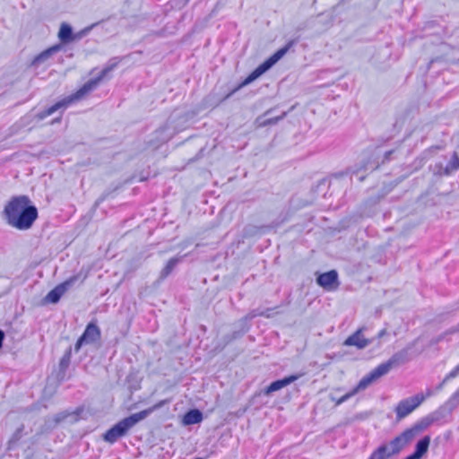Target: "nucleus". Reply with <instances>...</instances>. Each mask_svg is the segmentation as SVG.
I'll return each instance as SVG.
<instances>
[{"label": "nucleus", "mask_w": 459, "mask_h": 459, "mask_svg": "<svg viewBox=\"0 0 459 459\" xmlns=\"http://www.w3.org/2000/svg\"><path fill=\"white\" fill-rule=\"evenodd\" d=\"M120 61H121V57H119V56H114V57L110 58L108 60V62L106 64V65L103 67L101 72L100 73L99 76L89 80L78 91H76L72 95L57 101L51 107L39 112L36 115V117L39 120H43L47 117L54 114L56 111L59 110V109L65 110L73 102L82 99L86 94H88L89 92L95 90L96 87L98 86V84L102 81V79L105 78L108 73L113 71L118 65Z\"/></svg>", "instance_id": "f03ea898"}, {"label": "nucleus", "mask_w": 459, "mask_h": 459, "mask_svg": "<svg viewBox=\"0 0 459 459\" xmlns=\"http://www.w3.org/2000/svg\"><path fill=\"white\" fill-rule=\"evenodd\" d=\"M83 411V409L82 408H77L74 412L72 413H66V412H64V413H60L57 418H56V421H60V420H65V418H67L68 416H73L74 420H77L78 418H79V415Z\"/></svg>", "instance_id": "a878e982"}, {"label": "nucleus", "mask_w": 459, "mask_h": 459, "mask_svg": "<svg viewBox=\"0 0 459 459\" xmlns=\"http://www.w3.org/2000/svg\"><path fill=\"white\" fill-rule=\"evenodd\" d=\"M4 339V332L2 330H0V348L3 345Z\"/></svg>", "instance_id": "c9c22d12"}, {"label": "nucleus", "mask_w": 459, "mask_h": 459, "mask_svg": "<svg viewBox=\"0 0 459 459\" xmlns=\"http://www.w3.org/2000/svg\"><path fill=\"white\" fill-rule=\"evenodd\" d=\"M61 45H55L38 55L32 61L33 65H39L50 57L51 55L60 50Z\"/></svg>", "instance_id": "6ab92c4d"}, {"label": "nucleus", "mask_w": 459, "mask_h": 459, "mask_svg": "<svg viewBox=\"0 0 459 459\" xmlns=\"http://www.w3.org/2000/svg\"><path fill=\"white\" fill-rule=\"evenodd\" d=\"M425 396L422 394H417L414 396L406 398L399 402L395 407V413L398 420H402L412 412L417 407H419L423 401Z\"/></svg>", "instance_id": "6e6552de"}, {"label": "nucleus", "mask_w": 459, "mask_h": 459, "mask_svg": "<svg viewBox=\"0 0 459 459\" xmlns=\"http://www.w3.org/2000/svg\"><path fill=\"white\" fill-rule=\"evenodd\" d=\"M393 152H394L393 150L386 152L385 153V157H384L383 162L388 161L390 160V156L393 154Z\"/></svg>", "instance_id": "473e14b6"}, {"label": "nucleus", "mask_w": 459, "mask_h": 459, "mask_svg": "<svg viewBox=\"0 0 459 459\" xmlns=\"http://www.w3.org/2000/svg\"><path fill=\"white\" fill-rule=\"evenodd\" d=\"M459 169V156L456 152H453L448 157L444 155L430 166L433 175L438 177H448Z\"/></svg>", "instance_id": "0eeeda50"}, {"label": "nucleus", "mask_w": 459, "mask_h": 459, "mask_svg": "<svg viewBox=\"0 0 459 459\" xmlns=\"http://www.w3.org/2000/svg\"><path fill=\"white\" fill-rule=\"evenodd\" d=\"M72 358V347H69L62 356L60 361H59V369L62 372H65L66 369L69 368L70 362Z\"/></svg>", "instance_id": "b1692460"}, {"label": "nucleus", "mask_w": 459, "mask_h": 459, "mask_svg": "<svg viewBox=\"0 0 459 459\" xmlns=\"http://www.w3.org/2000/svg\"><path fill=\"white\" fill-rule=\"evenodd\" d=\"M378 167L377 164L376 163H372L370 161H367L366 163H364L363 165H361L359 168L352 170L351 172V175H355L358 177L359 180V181H362L364 178H365V176L364 175H359V173L361 171H367V170H370V171H373L375 170Z\"/></svg>", "instance_id": "5701e85b"}, {"label": "nucleus", "mask_w": 459, "mask_h": 459, "mask_svg": "<svg viewBox=\"0 0 459 459\" xmlns=\"http://www.w3.org/2000/svg\"><path fill=\"white\" fill-rule=\"evenodd\" d=\"M446 406L449 407V411H453L459 406V388L452 396L447 400Z\"/></svg>", "instance_id": "393cba45"}, {"label": "nucleus", "mask_w": 459, "mask_h": 459, "mask_svg": "<svg viewBox=\"0 0 459 459\" xmlns=\"http://www.w3.org/2000/svg\"><path fill=\"white\" fill-rule=\"evenodd\" d=\"M188 1L189 0H172L171 5L172 7H177L180 9L184 7L188 3Z\"/></svg>", "instance_id": "cd10ccee"}, {"label": "nucleus", "mask_w": 459, "mask_h": 459, "mask_svg": "<svg viewBox=\"0 0 459 459\" xmlns=\"http://www.w3.org/2000/svg\"><path fill=\"white\" fill-rule=\"evenodd\" d=\"M447 381H445V378L443 379V381L436 387L437 390H441L444 386V385L446 383Z\"/></svg>", "instance_id": "e433bc0d"}, {"label": "nucleus", "mask_w": 459, "mask_h": 459, "mask_svg": "<svg viewBox=\"0 0 459 459\" xmlns=\"http://www.w3.org/2000/svg\"><path fill=\"white\" fill-rule=\"evenodd\" d=\"M97 25H98V23H92L89 26H86L84 29L91 30V29H94V27H96Z\"/></svg>", "instance_id": "4c0bfd02"}, {"label": "nucleus", "mask_w": 459, "mask_h": 459, "mask_svg": "<svg viewBox=\"0 0 459 459\" xmlns=\"http://www.w3.org/2000/svg\"><path fill=\"white\" fill-rule=\"evenodd\" d=\"M167 403L166 400H162L146 410L141 411L137 413H134L122 420L118 421L112 428H110L103 435V439L110 444L117 442L120 437H124L130 429H132L139 421L144 420L155 410L161 408Z\"/></svg>", "instance_id": "7ed1b4c3"}, {"label": "nucleus", "mask_w": 459, "mask_h": 459, "mask_svg": "<svg viewBox=\"0 0 459 459\" xmlns=\"http://www.w3.org/2000/svg\"><path fill=\"white\" fill-rule=\"evenodd\" d=\"M430 444V437L425 436L420 439L416 446L413 453L418 455L420 458L428 452Z\"/></svg>", "instance_id": "412c9836"}, {"label": "nucleus", "mask_w": 459, "mask_h": 459, "mask_svg": "<svg viewBox=\"0 0 459 459\" xmlns=\"http://www.w3.org/2000/svg\"><path fill=\"white\" fill-rule=\"evenodd\" d=\"M452 411H449V407L446 406V403L445 405L439 407L437 410L429 414L431 420H433V423L445 420L448 415H450Z\"/></svg>", "instance_id": "aec40b11"}, {"label": "nucleus", "mask_w": 459, "mask_h": 459, "mask_svg": "<svg viewBox=\"0 0 459 459\" xmlns=\"http://www.w3.org/2000/svg\"><path fill=\"white\" fill-rule=\"evenodd\" d=\"M59 29H73L72 26L67 22H62Z\"/></svg>", "instance_id": "72a5a7b5"}, {"label": "nucleus", "mask_w": 459, "mask_h": 459, "mask_svg": "<svg viewBox=\"0 0 459 459\" xmlns=\"http://www.w3.org/2000/svg\"><path fill=\"white\" fill-rule=\"evenodd\" d=\"M273 110V108H270L263 116H260L259 117H257L256 122L258 123L259 126L264 127V126H267L276 125L281 120H282L287 116V114H288V112L284 111L280 116L264 119V117H265L268 114H270Z\"/></svg>", "instance_id": "2eb2a0df"}, {"label": "nucleus", "mask_w": 459, "mask_h": 459, "mask_svg": "<svg viewBox=\"0 0 459 459\" xmlns=\"http://www.w3.org/2000/svg\"><path fill=\"white\" fill-rule=\"evenodd\" d=\"M299 39H293L289 40L285 46L278 49L273 55H272L268 59H266L264 63L258 65L238 87L233 89L230 92H229L224 98L223 100H227L230 96H232L238 90H239L242 86L247 85L251 83L253 81L257 79L266 71H268L273 65H274L281 58H282L287 52L297 44Z\"/></svg>", "instance_id": "20e7f679"}, {"label": "nucleus", "mask_w": 459, "mask_h": 459, "mask_svg": "<svg viewBox=\"0 0 459 459\" xmlns=\"http://www.w3.org/2000/svg\"><path fill=\"white\" fill-rule=\"evenodd\" d=\"M394 454H391L387 443H383L372 452L368 459H389Z\"/></svg>", "instance_id": "f3484780"}, {"label": "nucleus", "mask_w": 459, "mask_h": 459, "mask_svg": "<svg viewBox=\"0 0 459 459\" xmlns=\"http://www.w3.org/2000/svg\"><path fill=\"white\" fill-rule=\"evenodd\" d=\"M316 282L319 286L323 287L325 290H334L337 288L339 284L338 273L335 270H331L327 273H321L316 278Z\"/></svg>", "instance_id": "9b49d317"}, {"label": "nucleus", "mask_w": 459, "mask_h": 459, "mask_svg": "<svg viewBox=\"0 0 459 459\" xmlns=\"http://www.w3.org/2000/svg\"><path fill=\"white\" fill-rule=\"evenodd\" d=\"M23 429V427L19 428L12 436L10 442H16L20 439L22 436V431Z\"/></svg>", "instance_id": "c85d7f7f"}, {"label": "nucleus", "mask_w": 459, "mask_h": 459, "mask_svg": "<svg viewBox=\"0 0 459 459\" xmlns=\"http://www.w3.org/2000/svg\"><path fill=\"white\" fill-rule=\"evenodd\" d=\"M78 275H74L65 281L64 282L56 286L53 290H51L47 296L45 297V301L52 304L57 303L61 297L74 285V283L78 280Z\"/></svg>", "instance_id": "1a4fd4ad"}, {"label": "nucleus", "mask_w": 459, "mask_h": 459, "mask_svg": "<svg viewBox=\"0 0 459 459\" xmlns=\"http://www.w3.org/2000/svg\"><path fill=\"white\" fill-rule=\"evenodd\" d=\"M404 459H420V457L416 455L415 453H412L411 455H408Z\"/></svg>", "instance_id": "f704fd0d"}, {"label": "nucleus", "mask_w": 459, "mask_h": 459, "mask_svg": "<svg viewBox=\"0 0 459 459\" xmlns=\"http://www.w3.org/2000/svg\"><path fill=\"white\" fill-rule=\"evenodd\" d=\"M371 384L372 382L370 379L368 380V377L367 375L364 376L359 380L358 385L351 392L347 393L346 394L342 395L339 400H337L336 405H340L341 403L346 402L348 399L355 395L358 392L366 389Z\"/></svg>", "instance_id": "4468645a"}, {"label": "nucleus", "mask_w": 459, "mask_h": 459, "mask_svg": "<svg viewBox=\"0 0 459 459\" xmlns=\"http://www.w3.org/2000/svg\"><path fill=\"white\" fill-rule=\"evenodd\" d=\"M365 327L359 328L355 333L350 335L343 342L344 346H355L359 350H363L375 342V338L368 339L363 335Z\"/></svg>", "instance_id": "9d476101"}, {"label": "nucleus", "mask_w": 459, "mask_h": 459, "mask_svg": "<svg viewBox=\"0 0 459 459\" xmlns=\"http://www.w3.org/2000/svg\"><path fill=\"white\" fill-rule=\"evenodd\" d=\"M387 334H388V333H387L386 329H382L381 331L378 332L377 336L374 337V338H375V340L376 339H381V338H383L384 336H385Z\"/></svg>", "instance_id": "2f4dec72"}, {"label": "nucleus", "mask_w": 459, "mask_h": 459, "mask_svg": "<svg viewBox=\"0 0 459 459\" xmlns=\"http://www.w3.org/2000/svg\"><path fill=\"white\" fill-rule=\"evenodd\" d=\"M459 375V364L445 377V381H449Z\"/></svg>", "instance_id": "bb28decb"}, {"label": "nucleus", "mask_w": 459, "mask_h": 459, "mask_svg": "<svg viewBox=\"0 0 459 459\" xmlns=\"http://www.w3.org/2000/svg\"><path fill=\"white\" fill-rule=\"evenodd\" d=\"M377 346H378V347H380V346H381V342H377Z\"/></svg>", "instance_id": "79ce46f5"}, {"label": "nucleus", "mask_w": 459, "mask_h": 459, "mask_svg": "<svg viewBox=\"0 0 459 459\" xmlns=\"http://www.w3.org/2000/svg\"><path fill=\"white\" fill-rule=\"evenodd\" d=\"M259 315L263 316L269 317V314H267L266 312H261Z\"/></svg>", "instance_id": "ea45409f"}, {"label": "nucleus", "mask_w": 459, "mask_h": 459, "mask_svg": "<svg viewBox=\"0 0 459 459\" xmlns=\"http://www.w3.org/2000/svg\"><path fill=\"white\" fill-rule=\"evenodd\" d=\"M203 420V413L197 410L193 409L188 411L183 419V422L186 425H194L201 422Z\"/></svg>", "instance_id": "a211bd4d"}, {"label": "nucleus", "mask_w": 459, "mask_h": 459, "mask_svg": "<svg viewBox=\"0 0 459 459\" xmlns=\"http://www.w3.org/2000/svg\"><path fill=\"white\" fill-rule=\"evenodd\" d=\"M408 360V351L406 349H403L394 353L387 361L379 364L377 368H375L368 374H367V376L368 377V380L370 379L371 382L373 383L381 377L386 375L392 369L393 367L403 364Z\"/></svg>", "instance_id": "423d86ee"}, {"label": "nucleus", "mask_w": 459, "mask_h": 459, "mask_svg": "<svg viewBox=\"0 0 459 459\" xmlns=\"http://www.w3.org/2000/svg\"><path fill=\"white\" fill-rule=\"evenodd\" d=\"M245 234L247 236L253 235L257 232L258 228L255 226L248 225L245 228Z\"/></svg>", "instance_id": "c756f323"}, {"label": "nucleus", "mask_w": 459, "mask_h": 459, "mask_svg": "<svg viewBox=\"0 0 459 459\" xmlns=\"http://www.w3.org/2000/svg\"><path fill=\"white\" fill-rule=\"evenodd\" d=\"M88 30H80L79 33L74 34V30H59L58 38L63 44L72 42L76 39H81L86 35Z\"/></svg>", "instance_id": "dca6fc26"}, {"label": "nucleus", "mask_w": 459, "mask_h": 459, "mask_svg": "<svg viewBox=\"0 0 459 459\" xmlns=\"http://www.w3.org/2000/svg\"><path fill=\"white\" fill-rule=\"evenodd\" d=\"M180 262V258L178 257H172L170 258L167 264L164 266V268L160 271V278L165 279L167 278L172 271L175 269V267L178 265V264Z\"/></svg>", "instance_id": "4be33fe9"}, {"label": "nucleus", "mask_w": 459, "mask_h": 459, "mask_svg": "<svg viewBox=\"0 0 459 459\" xmlns=\"http://www.w3.org/2000/svg\"><path fill=\"white\" fill-rule=\"evenodd\" d=\"M3 218L19 230L30 229L38 218V209L27 195L13 196L4 205Z\"/></svg>", "instance_id": "f257e3e1"}, {"label": "nucleus", "mask_w": 459, "mask_h": 459, "mask_svg": "<svg viewBox=\"0 0 459 459\" xmlns=\"http://www.w3.org/2000/svg\"><path fill=\"white\" fill-rule=\"evenodd\" d=\"M56 121H60V117H59V118H57V119H55V120L53 121V123H54V122H56Z\"/></svg>", "instance_id": "a19ab883"}, {"label": "nucleus", "mask_w": 459, "mask_h": 459, "mask_svg": "<svg viewBox=\"0 0 459 459\" xmlns=\"http://www.w3.org/2000/svg\"><path fill=\"white\" fill-rule=\"evenodd\" d=\"M85 340L86 343L91 344L100 341L101 337V332L100 327L93 322L87 325L84 332L81 335Z\"/></svg>", "instance_id": "ddd939ff"}, {"label": "nucleus", "mask_w": 459, "mask_h": 459, "mask_svg": "<svg viewBox=\"0 0 459 459\" xmlns=\"http://www.w3.org/2000/svg\"><path fill=\"white\" fill-rule=\"evenodd\" d=\"M432 424L433 420L428 415L415 423L411 428L407 429L399 436L395 437L387 443L391 454H394V455H398L407 445L411 443L421 431L425 430Z\"/></svg>", "instance_id": "39448f33"}, {"label": "nucleus", "mask_w": 459, "mask_h": 459, "mask_svg": "<svg viewBox=\"0 0 459 459\" xmlns=\"http://www.w3.org/2000/svg\"><path fill=\"white\" fill-rule=\"evenodd\" d=\"M301 376H302L301 374L290 375V376L285 377L282 379H278L276 381H273L266 387L264 394L267 395L271 394L272 393L276 392V391L290 385L291 383L295 382Z\"/></svg>", "instance_id": "f8f14e48"}, {"label": "nucleus", "mask_w": 459, "mask_h": 459, "mask_svg": "<svg viewBox=\"0 0 459 459\" xmlns=\"http://www.w3.org/2000/svg\"><path fill=\"white\" fill-rule=\"evenodd\" d=\"M83 344H87V343H86L85 340H84V339H82V336H80V338L77 340V342H76V343H75V345H74V350H75V351H76V352H77V351H80V349H81V347H82Z\"/></svg>", "instance_id": "7c9ffc66"}, {"label": "nucleus", "mask_w": 459, "mask_h": 459, "mask_svg": "<svg viewBox=\"0 0 459 459\" xmlns=\"http://www.w3.org/2000/svg\"><path fill=\"white\" fill-rule=\"evenodd\" d=\"M432 394H433V392L430 389H428L427 393H426V395H424V396L426 398V397L431 396Z\"/></svg>", "instance_id": "58836bf2"}]
</instances>
